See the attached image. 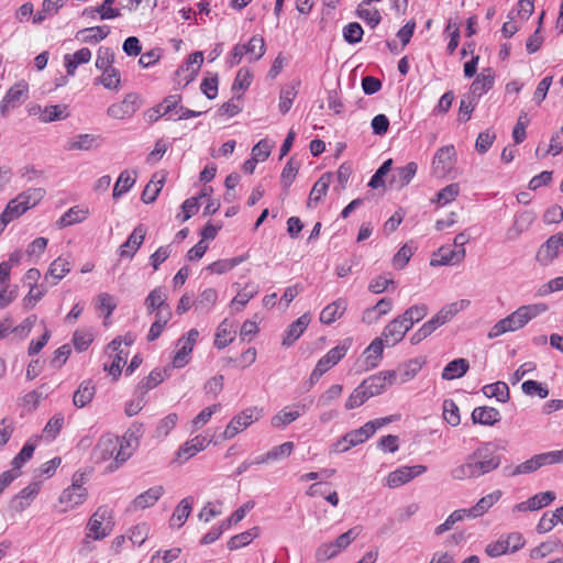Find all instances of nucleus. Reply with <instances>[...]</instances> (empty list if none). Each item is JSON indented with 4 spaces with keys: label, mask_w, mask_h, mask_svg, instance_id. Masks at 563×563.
Wrapping results in <instances>:
<instances>
[{
    "label": "nucleus",
    "mask_w": 563,
    "mask_h": 563,
    "mask_svg": "<svg viewBox=\"0 0 563 563\" xmlns=\"http://www.w3.org/2000/svg\"><path fill=\"white\" fill-rule=\"evenodd\" d=\"M34 450H35V444L31 443V442H26L24 444V446L22 448V450L20 451V453L12 460V463H11L12 470L11 471L19 472V470L23 466V464L32 457Z\"/></svg>",
    "instance_id": "obj_64"
},
{
    "label": "nucleus",
    "mask_w": 563,
    "mask_h": 563,
    "mask_svg": "<svg viewBox=\"0 0 563 563\" xmlns=\"http://www.w3.org/2000/svg\"><path fill=\"white\" fill-rule=\"evenodd\" d=\"M331 173H324L321 177L314 183L308 199V207L312 203H318L323 196L327 195L329 186L331 184Z\"/></svg>",
    "instance_id": "obj_31"
},
{
    "label": "nucleus",
    "mask_w": 563,
    "mask_h": 563,
    "mask_svg": "<svg viewBox=\"0 0 563 563\" xmlns=\"http://www.w3.org/2000/svg\"><path fill=\"white\" fill-rule=\"evenodd\" d=\"M347 350L349 345L345 343L338 345L331 349L324 356H322L317 364L327 373L345 356Z\"/></svg>",
    "instance_id": "obj_29"
},
{
    "label": "nucleus",
    "mask_w": 563,
    "mask_h": 563,
    "mask_svg": "<svg viewBox=\"0 0 563 563\" xmlns=\"http://www.w3.org/2000/svg\"><path fill=\"white\" fill-rule=\"evenodd\" d=\"M464 518H466V512H465V509H457V510H454L446 519L443 523L439 525L435 530H434V533L437 536H440V534H443L444 532L451 530L453 528V526L459 522V521H462Z\"/></svg>",
    "instance_id": "obj_57"
},
{
    "label": "nucleus",
    "mask_w": 563,
    "mask_h": 563,
    "mask_svg": "<svg viewBox=\"0 0 563 563\" xmlns=\"http://www.w3.org/2000/svg\"><path fill=\"white\" fill-rule=\"evenodd\" d=\"M346 308V300L344 298H339L323 308L320 313V321L324 324H331L343 316Z\"/></svg>",
    "instance_id": "obj_20"
},
{
    "label": "nucleus",
    "mask_w": 563,
    "mask_h": 563,
    "mask_svg": "<svg viewBox=\"0 0 563 563\" xmlns=\"http://www.w3.org/2000/svg\"><path fill=\"white\" fill-rule=\"evenodd\" d=\"M144 428L142 423L134 422L120 439V449L114 461L106 467V472L112 473L121 467L139 446V440L143 435Z\"/></svg>",
    "instance_id": "obj_3"
},
{
    "label": "nucleus",
    "mask_w": 563,
    "mask_h": 563,
    "mask_svg": "<svg viewBox=\"0 0 563 563\" xmlns=\"http://www.w3.org/2000/svg\"><path fill=\"white\" fill-rule=\"evenodd\" d=\"M258 536V528H253L242 533H239L232 537L228 541V548L231 551L241 549L247 544H250L256 537Z\"/></svg>",
    "instance_id": "obj_40"
},
{
    "label": "nucleus",
    "mask_w": 563,
    "mask_h": 563,
    "mask_svg": "<svg viewBox=\"0 0 563 563\" xmlns=\"http://www.w3.org/2000/svg\"><path fill=\"white\" fill-rule=\"evenodd\" d=\"M86 497L87 489L82 486V484H77V479H75L71 486L62 493L59 503L66 505L64 511H67L68 509H73L74 507L82 504Z\"/></svg>",
    "instance_id": "obj_15"
},
{
    "label": "nucleus",
    "mask_w": 563,
    "mask_h": 563,
    "mask_svg": "<svg viewBox=\"0 0 563 563\" xmlns=\"http://www.w3.org/2000/svg\"><path fill=\"white\" fill-rule=\"evenodd\" d=\"M168 376V369H153L150 375L143 378L139 384V390L142 393H148V390L155 388L157 385L164 382V379Z\"/></svg>",
    "instance_id": "obj_34"
},
{
    "label": "nucleus",
    "mask_w": 563,
    "mask_h": 563,
    "mask_svg": "<svg viewBox=\"0 0 563 563\" xmlns=\"http://www.w3.org/2000/svg\"><path fill=\"white\" fill-rule=\"evenodd\" d=\"M40 492L38 483H31L29 486L23 488L19 494H16L10 501V508L14 512L24 511L32 503V500L37 496Z\"/></svg>",
    "instance_id": "obj_16"
},
{
    "label": "nucleus",
    "mask_w": 563,
    "mask_h": 563,
    "mask_svg": "<svg viewBox=\"0 0 563 563\" xmlns=\"http://www.w3.org/2000/svg\"><path fill=\"white\" fill-rule=\"evenodd\" d=\"M363 34L364 31L357 22H351L343 27V37L349 44L361 42Z\"/></svg>",
    "instance_id": "obj_59"
},
{
    "label": "nucleus",
    "mask_w": 563,
    "mask_h": 563,
    "mask_svg": "<svg viewBox=\"0 0 563 563\" xmlns=\"http://www.w3.org/2000/svg\"><path fill=\"white\" fill-rule=\"evenodd\" d=\"M525 545V539L519 532L501 536L497 541L487 544L485 552L490 558L515 553Z\"/></svg>",
    "instance_id": "obj_4"
},
{
    "label": "nucleus",
    "mask_w": 563,
    "mask_h": 563,
    "mask_svg": "<svg viewBox=\"0 0 563 563\" xmlns=\"http://www.w3.org/2000/svg\"><path fill=\"white\" fill-rule=\"evenodd\" d=\"M70 272V263L64 257L54 260L46 274L54 277L56 280L63 279Z\"/></svg>",
    "instance_id": "obj_46"
},
{
    "label": "nucleus",
    "mask_w": 563,
    "mask_h": 563,
    "mask_svg": "<svg viewBox=\"0 0 563 563\" xmlns=\"http://www.w3.org/2000/svg\"><path fill=\"white\" fill-rule=\"evenodd\" d=\"M261 413L262 410H260L257 407H251L234 416L223 432V439L230 440L234 438L253 422L257 421L261 417Z\"/></svg>",
    "instance_id": "obj_7"
},
{
    "label": "nucleus",
    "mask_w": 563,
    "mask_h": 563,
    "mask_svg": "<svg viewBox=\"0 0 563 563\" xmlns=\"http://www.w3.org/2000/svg\"><path fill=\"white\" fill-rule=\"evenodd\" d=\"M26 212V208L23 207L22 202L19 200L18 197L11 199L5 209L3 210L2 218H4L8 223H10L12 220L19 218L23 213Z\"/></svg>",
    "instance_id": "obj_51"
},
{
    "label": "nucleus",
    "mask_w": 563,
    "mask_h": 563,
    "mask_svg": "<svg viewBox=\"0 0 563 563\" xmlns=\"http://www.w3.org/2000/svg\"><path fill=\"white\" fill-rule=\"evenodd\" d=\"M88 213V209L73 207L59 218L57 224L59 228H65L75 223L82 222L87 218Z\"/></svg>",
    "instance_id": "obj_39"
},
{
    "label": "nucleus",
    "mask_w": 563,
    "mask_h": 563,
    "mask_svg": "<svg viewBox=\"0 0 563 563\" xmlns=\"http://www.w3.org/2000/svg\"><path fill=\"white\" fill-rule=\"evenodd\" d=\"M483 393L486 397H495L500 402H507L509 400V388L504 382L485 385Z\"/></svg>",
    "instance_id": "obj_38"
},
{
    "label": "nucleus",
    "mask_w": 563,
    "mask_h": 563,
    "mask_svg": "<svg viewBox=\"0 0 563 563\" xmlns=\"http://www.w3.org/2000/svg\"><path fill=\"white\" fill-rule=\"evenodd\" d=\"M417 169L418 166L415 162H410L404 167L396 168L390 178V186L397 189L404 188L411 181Z\"/></svg>",
    "instance_id": "obj_21"
},
{
    "label": "nucleus",
    "mask_w": 563,
    "mask_h": 563,
    "mask_svg": "<svg viewBox=\"0 0 563 563\" xmlns=\"http://www.w3.org/2000/svg\"><path fill=\"white\" fill-rule=\"evenodd\" d=\"M455 148L453 145L440 147L432 161V173L439 178H443L451 173L455 163Z\"/></svg>",
    "instance_id": "obj_9"
},
{
    "label": "nucleus",
    "mask_w": 563,
    "mask_h": 563,
    "mask_svg": "<svg viewBox=\"0 0 563 563\" xmlns=\"http://www.w3.org/2000/svg\"><path fill=\"white\" fill-rule=\"evenodd\" d=\"M257 292L258 286L253 283H247L245 287L232 299L231 307L235 311H241Z\"/></svg>",
    "instance_id": "obj_32"
},
{
    "label": "nucleus",
    "mask_w": 563,
    "mask_h": 563,
    "mask_svg": "<svg viewBox=\"0 0 563 563\" xmlns=\"http://www.w3.org/2000/svg\"><path fill=\"white\" fill-rule=\"evenodd\" d=\"M300 417V412L297 410L287 411L280 410L278 413L273 416L271 423L274 428H284Z\"/></svg>",
    "instance_id": "obj_60"
},
{
    "label": "nucleus",
    "mask_w": 563,
    "mask_h": 563,
    "mask_svg": "<svg viewBox=\"0 0 563 563\" xmlns=\"http://www.w3.org/2000/svg\"><path fill=\"white\" fill-rule=\"evenodd\" d=\"M134 184L135 177H132L129 170H123L114 185L112 194L113 198H120L123 194L128 192Z\"/></svg>",
    "instance_id": "obj_44"
},
{
    "label": "nucleus",
    "mask_w": 563,
    "mask_h": 563,
    "mask_svg": "<svg viewBox=\"0 0 563 563\" xmlns=\"http://www.w3.org/2000/svg\"><path fill=\"white\" fill-rule=\"evenodd\" d=\"M311 321V317L309 313H303L297 320H295L286 332V335L283 340L284 346H290L296 340H298L303 331L307 329Z\"/></svg>",
    "instance_id": "obj_19"
},
{
    "label": "nucleus",
    "mask_w": 563,
    "mask_h": 563,
    "mask_svg": "<svg viewBox=\"0 0 563 563\" xmlns=\"http://www.w3.org/2000/svg\"><path fill=\"white\" fill-rule=\"evenodd\" d=\"M468 305L470 301L465 299L452 302L439 310L434 317L440 322V324L443 325L449 322L457 312L468 307Z\"/></svg>",
    "instance_id": "obj_33"
},
{
    "label": "nucleus",
    "mask_w": 563,
    "mask_h": 563,
    "mask_svg": "<svg viewBox=\"0 0 563 563\" xmlns=\"http://www.w3.org/2000/svg\"><path fill=\"white\" fill-rule=\"evenodd\" d=\"M299 169V164L295 163L292 158H290L285 167L283 168L282 175H280V183L285 190H288V188L291 186L294 179L297 176Z\"/></svg>",
    "instance_id": "obj_56"
},
{
    "label": "nucleus",
    "mask_w": 563,
    "mask_h": 563,
    "mask_svg": "<svg viewBox=\"0 0 563 563\" xmlns=\"http://www.w3.org/2000/svg\"><path fill=\"white\" fill-rule=\"evenodd\" d=\"M470 459L476 478L496 470L501 462L500 456L490 452L488 446L476 449Z\"/></svg>",
    "instance_id": "obj_5"
},
{
    "label": "nucleus",
    "mask_w": 563,
    "mask_h": 563,
    "mask_svg": "<svg viewBox=\"0 0 563 563\" xmlns=\"http://www.w3.org/2000/svg\"><path fill=\"white\" fill-rule=\"evenodd\" d=\"M45 190L43 188H29L27 190L19 194L16 197L22 202L26 211L35 207L44 197Z\"/></svg>",
    "instance_id": "obj_42"
},
{
    "label": "nucleus",
    "mask_w": 563,
    "mask_h": 563,
    "mask_svg": "<svg viewBox=\"0 0 563 563\" xmlns=\"http://www.w3.org/2000/svg\"><path fill=\"white\" fill-rule=\"evenodd\" d=\"M495 82V76L490 69L484 70L479 74L471 85L472 97H481L490 90Z\"/></svg>",
    "instance_id": "obj_28"
},
{
    "label": "nucleus",
    "mask_w": 563,
    "mask_h": 563,
    "mask_svg": "<svg viewBox=\"0 0 563 563\" xmlns=\"http://www.w3.org/2000/svg\"><path fill=\"white\" fill-rule=\"evenodd\" d=\"M191 511V499L190 498H184L180 500V503L177 505V507L174 510V514L170 518V526L180 528L189 517Z\"/></svg>",
    "instance_id": "obj_36"
},
{
    "label": "nucleus",
    "mask_w": 563,
    "mask_h": 563,
    "mask_svg": "<svg viewBox=\"0 0 563 563\" xmlns=\"http://www.w3.org/2000/svg\"><path fill=\"white\" fill-rule=\"evenodd\" d=\"M165 489L162 485H156L142 494L137 495L132 504L130 505V510H143L154 506L157 500L164 495Z\"/></svg>",
    "instance_id": "obj_14"
},
{
    "label": "nucleus",
    "mask_w": 563,
    "mask_h": 563,
    "mask_svg": "<svg viewBox=\"0 0 563 563\" xmlns=\"http://www.w3.org/2000/svg\"><path fill=\"white\" fill-rule=\"evenodd\" d=\"M108 26H92L86 27L78 32V35H82L84 42H100L106 38L109 34Z\"/></svg>",
    "instance_id": "obj_47"
},
{
    "label": "nucleus",
    "mask_w": 563,
    "mask_h": 563,
    "mask_svg": "<svg viewBox=\"0 0 563 563\" xmlns=\"http://www.w3.org/2000/svg\"><path fill=\"white\" fill-rule=\"evenodd\" d=\"M459 192H460L459 184H455V183L450 184V185L445 186L443 189H441L437 194V198L433 199L432 201L444 206V205L455 200V198L459 196Z\"/></svg>",
    "instance_id": "obj_55"
},
{
    "label": "nucleus",
    "mask_w": 563,
    "mask_h": 563,
    "mask_svg": "<svg viewBox=\"0 0 563 563\" xmlns=\"http://www.w3.org/2000/svg\"><path fill=\"white\" fill-rule=\"evenodd\" d=\"M99 81L107 89L118 90L120 87V84H121L120 71L114 67L107 69V70L102 71V75L99 78Z\"/></svg>",
    "instance_id": "obj_54"
},
{
    "label": "nucleus",
    "mask_w": 563,
    "mask_h": 563,
    "mask_svg": "<svg viewBox=\"0 0 563 563\" xmlns=\"http://www.w3.org/2000/svg\"><path fill=\"white\" fill-rule=\"evenodd\" d=\"M384 342L385 341L382 336L375 338L365 349L364 356L367 368H375L378 366L383 357Z\"/></svg>",
    "instance_id": "obj_26"
},
{
    "label": "nucleus",
    "mask_w": 563,
    "mask_h": 563,
    "mask_svg": "<svg viewBox=\"0 0 563 563\" xmlns=\"http://www.w3.org/2000/svg\"><path fill=\"white\" fill-rule=\"evenodd\" d=\"M95 394L96 386L90 379L81 382L73 396L74 406L77 408H84L92 401Z\"/></svg>",
    "instance_id": "obj_25"
},
{
    "label": "nucleus",
    "mask_w": 563,
    "mask_h": 563,
    "mask_svg": "<svg viewBox=\"0 0 563 563\" xmlns=\"http://www.w3.org/2000/svg\"><path fill=\"white\" fill-rule=\"evenodd\" d=\"M37 111H41L40 120L43 123L64 120L68 117L67 106L65 104L48 106L45 107L43 110L41 109V107H37L36 109H32L31 113L36 114Z\"/></svg>",
    "instance_id": "obj_23"
},
{
    "label": "nucleus",
    "mask_w": 563,
    "mask_h": 563,
    "mask_svg": "<svg viewBox=\"0 0 563 563\" xmlns=\"http://www.w3.org/2000/svg\"><path fill=\"white\" fill-rule=\"evenodd\" d=\"M120 449V438L107 433L102 435L92 450V460L96 464L104 463L107 461H114V456L118 455Z\"/></svg>",
    "instance_id": "obj_6"
},
{
    "label": "nucleus",
    "mask_w": 563,
    "mask_h": 563,
    "mask_svg": "<svg viewBox=\"0 0 563 563\" xmlns=\"http://www.w3.org/2000/svg\"><path fill=\"white\" fill-rule=\"evenodd\" d=\"M111 520V510H109L104 506L99 507L92 514L87 525L88 533L85 540L82 541V547L80 549L81 554H86L88 551L91 550L90 539L101 540L111 533L113 528V523Z\"/></svg>",
    "instance_id": "obj_2"
},
{
    "label": "nucleus",
    "mask_w": 563,
    "mask_h": 563,
    "mask_svg": "<svg viewBox=\"0 0 563 563\" xmlns=\"http://www.w3.org/2000/svg\"><path fill=\"white\" fill-rule=\"evenodd\" d=\"M114 62V53L109 47H100L98 49L97 59H96V67L99 70H107L112 68V64Z\"/></svg>",
    "instance_id": "obj_58"
},
{
    "label": "nucleus",
    "mask_w": 563,
    "mask_h": 563,
    "mask_svg": "<svg viewBox=\"0 0 563 563\" xmlns=\"http://www.w3.org/2000/svg\"><path fill=\"white\" fill-rule=\"evenodd\" d=\"M563 253V233L551 235L538 250L536 258L541 265H549Z\"/></svg>",
    "instance_id": "obj_10"
},
{
    "label": "nucleus",
    "mask_w": 563,
    "mask_h": 563,
    "mask_svg": "<svg viewBox=\"0 0 563 563\" xmlns=\"http://www.w3.org/2000/svg\"><path fill=\"white\" fill-rule=\"evenodd\" d=\"M501 490H495L482 497L473 507L465 509L467 518H477L486 514L501 497Z\"/></svg>",
    "instance_id": "obj_18"
},
{
    "label": "nucleus",
    "mask_w": 563,
    "mask_h": 563,
    "mask_svg": "<svg viewBox=\"0 0 563 563\" xmlns=\"http://www.w3.org/2000/svg\"><path fill=\"white\" fill-rule=\"evenodd\" d=\"M371 397L365 391L364 388H362V385L360 384L349 396V398L345 401V409L346 410H353L355 408L361 407L366 400H368Z\"/></svg>",
    "instance_id": "obj_49"
},
{
    "label": "nucleus",
    "mask_w": 563,
    "mask_h": 563,
    "mask_svg": "<svg viewBox=\"0 0 563 563\" xmlns=\"http://www.w3.org/2000/svg\"><path fill=\"white\" fill-rule=\"evenodd\" d=\"M146 235V229L140 224L129 235L128 240L120 247V256L132 258L140 246L143 244Z\"/></svg>",
    "instance_id": "obj_17"
},
{
    "label": "nucleus",
    "mask_w": 563,
    "mask_h": 563,
    "mask_svg": "<svg viewBox=\"0 0 563 563\" xmlns=\"http://www.w3.org/2000/svg\"><path fill=\"white\" fill-rule=\"evenodd\" d=\"M296 96L297 90L294 86H287L282 89L279 97V111L283 114H286L290 110Z\"/></svg>",
    "instance_id": "obj_63"
},
{
    "label": "nucleus",
    "mask_w": 563,
    "mask_h": 563,
    "mask_svg": "<svg viewBox=\"0 0 563 563\" xmlns=\"http://www.w3.org/2000/svg\"><path fill=\"white\" fill-rule=\"evenodd\" d=\"M207 445V440L203 437H195L194 439L187 441L184 445L178 450V457H185L188 460L196 455L198 452L202 451Z\"/></svg>",
    "instance_id": "obj_35"
},
{
    "label": "nucleus",
    "mask_w": 563,
    "mask_h": 563,
    "mask_svg": "<svg viewBox=\"0 0 563 563\" xmlns=\"http://www.w3.org/2000/svg\"><path fill=\"white\" fill-rule=\"evenodd\" d=\"M218 299L216 289H205L195 300V308L201 312H209Z\"/></svg>",
    "instance_id": "obj_41"
},
{
    "label": "nucleus",
    "mask_w": 563,
    "mask_h": 563,
    "mask_svg": "<svg viewBox=\"0 0 563 563\" xmlns=\"http://www.w3.org/2000/svg\"><path fill=\"white\" fill-rule=\"evenodd\" d=\"M243 47L251 62L258 60L265 54V41L260 35L252 36Z\"/></svg>",
    "instance_id": "obj_37"
},
{
    "label": "nucleus",
    "mask_w": 563,
    "mask_h": 563,
    "mask_svg": "<svg viewBox=\"0 0 563 563\" xmlns=\"http://www.w3.org/2000/svg\"><path fill=\"white\" fill-rule=\"evenodd\" d=\"M155 178L156 175H154L153 179L145 186L141 195V199L144 203L154 202L164 186V177L158 180H155Z\"/></svg>",
    "instance_id": "obj_45"
},
{
    "label": "nucleus",
    "mask_w": 563,
    "mask_h": 563,
    "mask_svg": "<svg viewBox=\"0 0 563 563\" xmlns=\"http://www.w3.org/2000/svg\"><path fill=\"white\" fill-rule=\"evenodd\" d=\"M100 137L93 134H78L69 140L67 144L68 151H90L97 148Z\"/></svg>",
    "instance_id": "obj_27"
},
{
    "label": "nucleus",
    "mask_w": 563,
    "mask_h": 563,
    "mask_svg": "<svg viewBox=\"0 0 563 563\" xmlns=\"http://www.w3.org/2000/svg\"><path fill=\"white\" fill-rule=\"evenodd\" d=\"M233 339H234V336L232 335V333L230 331L228 320H223L217 329L214 346L222 350L229 343H231L233 341Z\"/></svg>",
    "instance_id": "obj_50"
},
{
    "label": "nucleus",
    "mask_w": 563,
    "mask_h": 563,
    "mask_svg": "<svg viewBox=\"0 0 563 563\" xmlns=\"http://www.w3.org/2000/svg\"><path fill=\"white\" fill-rule=\"evenodd\" d=\"M470 364L465 358H455L451 361L442 371L441 377L445 380L460 378L466 374Z\"/></svg>",
    "instance_id": "obj_30"
},
{
    "label": "nucleus",
    "mask_w": 563,
    "mask_h": 563,
    "mask_svg": "<svg viewBox=\"0 0 563 563\" xmlns=\"http://www.w3.org/2000/svg\"><path fill=\"white\" fill-rule=\"evenodd\" d=\"M450 474H451L452 479H454V481H465L468 478H476L474 471H473L470 455L466 457L465 463L452 468Z\"/></svg>",
    "instance_id": "obj_52"
},
{
    "label": "nucleus",
    "mask_w": 563,
    "mask_h": 563,
    "mask_svg": "<svg viewBox=\"0 0 563 563\" xmlns=\"http://www.w3.org/2000/svg\"><path fill=\"white\" fill-rule=\"evenodd\" d=\"M464 258L465 249L454 250L451 245H443L433 254L430 265L433 267L454 265L461 263Z\"/></svg>",
    "instance_id": "obj_12"
},
{
    "label": "nucleus",
    "mask_w": 563,
    "mask_h": 563,
    "mask_svg": "<svg viewBox=\"0 0 563 563\" xmlns=\"http://www.w3.org/2000/svg\"><path fill=\"white\" fill-rule=\"evenodd\" d=\"M536 220L532 211H523L515 217L512 225L506 231L505 240L507 242L517 241L520 235L526 232Z\"/></svg>",
    "instance_id": "obj_13"
},
{
    "label": "nucleus",
    "mask_w": 563,
    "mask_h": 563,
    "mask_svg": "<svg viewBox=\"0 0 563 563\" xmlns=\"http://www.w3.org/2000/svg\"><path fill=\"white\" fill-rule=\"evenodd\" d=\"M443 419L452 427H456L461 422L459 407L452 399L443 401Z\"/></svg>",
    "instance_id": "obj_48"
},
{
    "label": "nucleus",
    "mask_w": 563,
    "mask_h": 563,
    "mask_svg": "<svg viewBox=\"0 0 563 563\" xmlns=\"http://www.w3.org/2000/svg\"><path fill=\"white\" fill-rule=\"evenodd\" d=\"M59 2L60 0H44L42 3V10L37 11L33 15V23L40 24L46 19L47 14L56 13L60 7Z\"/></svg>",
    "instance_id": "obj_61"
},
{
    "label": "nucleus",
    "mask_w": 563,
    "mask_h": 563,
    "mask_svg": "<svg viewBox=\"0 0 563 563\" xmlns=\"http://www.w3.org/2000/svg\"><path fill=\"white\" fill-rule=\"evenodd\" d=\"M500 419V412L493 407H476L472 412L473 422L483 426H494Z\"/></svg>",
    "instance_id": "obj_24"
},
{
    "label": "nucleus",
    "mask_w": 563,
    "mask_h": 563,
    "mask_svg": "<svg viewBox=\"0 0 563 563\" xmlns=\"http://www.w3.org/2000/svg\"><path fill=\"white\" fill-rule=\"evenodd\" d=\"M547 310L548 306L545 303L521 306L506 318L499 320L488 332V338L495 339L504 333L517 331Z\"/></svg>",
    "instance_id": "obj_1"
},
{
    "label": "nucleus",
    "mask_w": 563,
    "mask_h": 563,
    "mask_svg": "<svg viewBox=\"0 0 563 563\" xmlns=\"http://www.w3.org/2000/svg\"><path fill=\"white\" fill-rule=\"evenodd\" d=\"M177 345L179 346V350L174 356L173 365L174 367L180 368L184 367L188 363V356L192 352V346L189 344H186L184 342V338H180L178 340Z\"/></svg>",
    "instance_id": "obj_62"
},
{
    "label": "nucleus",
    "mask_w": 563,
    "mask_h": 563,
    "mask_svg": "<svg viewBox=\"0 0 563 563\" xmlns=\"http://www.w3.org/2000/svg\"><path fill=\"white\" fill-rule=\"evenodd\" d=\"M145 306L148 309L150 312L166 308L168 306L166 303V294L164 292L162 287L154 288L146 297L145 299Z\"/></svg>",
    "instance_id": "obj_43"
},
{
    "label": "nucleus",
    "mask_w": 563,
    "mask_h": 563,
    "mask_svg": "<svg viewBox=\"0 0 563 563\" xmlns=\"http://www.w3.org/2000/svg\"><path fill=\"white\" fill-rule=\"evenodd\" d=\"M450 474H451L452 479H454V481H465L468 478H476L474 471H473L470 455L466 457L465 463L452 468Z\"/></svg>",
    "instance_id": "obj_53"
},
{
    "label": "nucleus",
    "mask_w": 563,
    "mask_h": 563,
    "mask_svg": "<svg viewBox=\"0 0 563 563\" xmlns=\"http://www.w3.org/2000/svg\"><path fill=\"white\" fill-rule=\"evenodd\" d=\"M397 373L395 371H382L365 378L361 385L368 396L375 397L386 390V388L396 382Z\"/></svg>",
    "instance_id": "obj_8"
},
{
    "label": "nucleus",
    "mask_w": 563,
    "mask_h": 563,
    "mask_svg": "<svg viewBox=\"0 0 563 563\" xmlns=\"http://www.w3.org/2000/svg\"><path fill=\"white\" fill-rule=\"evenodd\" d=\"M426 472L427 466L424 465L401 466L389 473L386 484L390 488L399 487Z\"/></svg>",
    "instance_id": "obj_11"
},
{
    "label": "nucleus",
    "mask_w": 563,
    "mask_h": 563,
    "mask_svg": "<svg viewBox=\"0 0 563 563\" xmlns=\"http://www.w3.org/2000/svg\"><path fill=\"white\" fill-rule=\"evenodd\" d=\"M400 319H393L383 330L382 338L388 346L399 343L406 335V329L401 327Z\"/></svg>",
    "instance_id": "obj_22"
}]
</instances>
